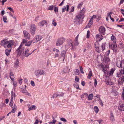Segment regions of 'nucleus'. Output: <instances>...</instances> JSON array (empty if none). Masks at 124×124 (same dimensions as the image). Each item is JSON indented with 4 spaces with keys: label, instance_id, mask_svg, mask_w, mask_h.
I'll list each match as a JSON object with an SVG mask.
<instances>
[{
    "label": "nucleus",
    "instance_id": "1",
    "mask_svg": "<svg viewBox=\"0 0 124 124\" xmlns=\"http://www.w3.org/2000/svg\"><path fill=\"white\" fill-rule=\"evenodd\" d=\"M1 45L3 46L5 48L8 47L9 49H6L5 51V53L7 56L9 54L11 49L12 46L14 45V42L12 40H7L6 39H4L1 41Z\"/></svg>",
    "mask_w": 124,
    "mask_h": 124
},
{
    "label": "nucleus",
    "instance_id": "2",
    "mask_svg": "<svg viewBox=\"0 0 124 124\" xmlns=\"http://www.w3.org/2000/svg\"><path fill=\"white\" fill-rule=\"evenodd\" d=\"M84 14L83 12V10L78 13L74 20V23L76 24H80L81 21L84 17Z\"/></svg>",
    "mask_w": 124,
    "mask_h": 124
},
{
    "label": "nucleus",
    "instance_id": "3",
    "mask_svg": "<svg viewBox=\"0 0 124 124\" xmlns=\"http://www.w3.org/2000/svg\"><path fill=\"white\" fill-rule=\"evenodd\" d=\"M22 46L21 44L19 48L16 51V52L18 56H20L22 53H24L25 49L23 47H22L21 48Z\"/></svg>",
    "mask_w": 124,
    "mask_h": 124
},
{
    "label": "nucleus",
    "instance_id": "4",
    "mask_svg": "<svg viewBox=\"0 0 124 124\" xmlns=\"http://www.w3.org/2000/svg\"><path fill=\"white\" fill-rule=\"evenodd\" d=\"M34 73L36 76H39V75L45 74V72L42 70H38L35 71Z\"/></svg>",
    "mask_w": 124,
    "mask_h": 124
},
{
    "label": "nucleus",
    "instance_id": "5",
    "mask_svg": "<svg viewBox=\"0 0 124 124\" xmlns=\"http://www.w3.org/2000/svg\"><path fill=\"white\" fill-rule=\"evenodd\" d=\"M42 38L41 36L39 35H37L32 40V43H34L37 42L39 41Z\"/></svg>",
    "mask_w": 124,
    "mask_h": 124
},
{
    "label": "nucleus",
    "instance_id": "6",
    "mask_svg": "<svg viewBox=\"0 0 124 124\" xmlns=\"http://www.w3.org/2000/svg\"><path fill=\"white\" fill-rule=\"evenodd\" d=\"M65 40V39L63 38L59 39L56 42V46H58L62 45L63 43Z\"/></svg>",
    "mask_w": 124,
    "mask_h": 124
},
{
    "label": "nucleus",
    "instance_id": "7",
    "mask_svg": "<svg viewBox=\"0 0 124 124\" xmlns=\"http://www.w3.org/2000/svg\"><path fill=\"white\" fill-rule=\"evenodd\" d=\"M36 28V26L34 24H31L30 31L31 33L32 34L34 35L35 34Z\"/></svg>",
    "mask_w": 124,
    "mask_h": 124
},
{
    "label": "nucleus",
    "instance_id": "8",
    "mask_svg": "<svg viewBox=\"0 0 124 124\" xmlns=\"http://www.w3.org/2000/svg\"><path fill=\"white\" fill-rule=\"evenodd\" d=\"M99 31L101 34L103 35L105 34V29L104 27L103 26L100 27L99 29Z\"/></svg>",
    "mask_w": 124,
    "mask_h": 124
},
{
    "label": "nucleus",
    "instance_id": "9",
    "mask_svg": "<svg viewBox=\"0 0 124 124\" xmlns=\"http://www.w3.org/2000/svg\"><path fill=\"white\" fill-rule=\"evenodd\" d=\"M122 73L123 74V77H121L120 78L118 81V84L119 85H122L124 82V72L122 71Z\"/></svg>",
    "mask_w": 124,
    "mask_h": 124
},
{
    "label": "nucleus",
    "instance_id": "10",
    "mask_svg": "<svg viewBox=\"0 0 124 124\" xmlns=\"http://www.w3.org/2000/svg\"><path fill=\"white\" fill-rule=\"evenodd\" d=\"M104 61L106 64H109L110 62V60L108 56L104 55L103 58Z\"/></svg>",
    "mask_w": 124,
    "mask_h": 124
},
{
    "label": "nucleus",
    "instance_id": "11",
    "mask_svg": "<svg viewBox=\"0 0 124 124\" xmlns=\"http://www.w3.org/2000/svg\"><path fill=\"white\" fill-rule=\"evenodd\" d=\"M103 35L101 34L100 33L96 35V39L100 41L103 39Z\"/></svg>",
    "mask_w": 124,
    "mask_h": 124
},
{
    "label": "nucleus",
    "instance_id": "12",
    "mask_svg": "<svg viewBox=\"0 0 124 124\" xmlns=\"http://www.w3.org/2000/svg\"><path fill=\"white\" fill-rule=\"evenodd\" d=\"M23 33L24 37L26 39H30V34L27 31H23Z\"/></svg>",
    "mask_w": 124,
    "mask_h": 124
},
{
    "label": "nucleus",
    "instance_id": "13",
    "mask_svg": "<svg viewBox=\"0 0 124 124\" xmlns=\"http://www.w3.org/2000/svg\"><path fill=\"white\" fill-rule=\"evenodd\" d=\"M118 109L121 111H124V104H119L118 107Z\"/></svg>",
    "mask_w": 124,
    "mask_h": 124
},
{
    "label": "nucleus",
    "instance_id": "14",
    "mask_svg": "<svg viewBox=\"0 0 124 124\" xmlns=\"http://www.w3.org/2000/svg\"><path fill=\"white\" fill-rule=\"evenodd\" d=\"M110 119L112 122H113L115 121V119L114 116L112 112H111L109 116Z\"/></svg>",
    "mask_w": 124,
    "mask_h": 124
},
{
    "label": "nucleus",
    "instance_id": "15",
    "mask_svg": "<svg viewBox=\"0 0 124 124\" xmlns=\"http://www.w3.org/2000/svg\"><path fill=\"white\" fill-rule=\"evenodd\" d=\"M93 19H90L88 25L85 26V28H90L93 24Z\"/></svg>",
    "mask_w": 124,
    "mask_h": 124
},
{
    "label": "nucleus",
    "instance_id": "16",
    "mask_svg": "<svg viewBox=\"0 0 124 124\" xmlns=\"http://www.w3.org/2000/svg\"><path fill=\"white\" fill-rule=\"evenodd\" d=\"M79 35L78 34L75 38L74 41V44L75 46H77L78 45L79 43L78 41Z\"/></svg>",
    "mask_w": 124,
    "mask_h": 124
},
{
    "label": "nucleus",
    "instance_id": "17",
    "mask_svg": "<svg viewBox=\"0 0 124 124\" xmlns=\"http://www.w3.org/2000/svg\"><path fill=\"white\" fill-rule=\"evenodd\" d=\"M34 51H33L31 53H28L29 50L28 49H27L25 51V57H27L29 56V55H31L34 52Z\"/></svg>",
    "mask_w": 124,
    "mask_h": 124
},
{
    "label": "nucleus",
    "instance_id": "18",
    "mask_svg": "<svg viewBox=\"0 0 124 124\" xmlns=\"http://www.w3.org/2000/svg\"><path fill=\"white\" fill-rule=\"evenodd\" d=\"M99 44L98 42H96L95 43V47L96 48V50L97 52L99 53L100 51L99 50Z\"/></svg>",
    "mask_w": 124,
    "mask_h": 124
},
{
    "label": "nucleus",
    "instance_id": "19",
    "mask_svg": "<svg viewBox=\"0 0 124 124\" xmlns=\"http://www.w3.org/2000/svg\"><path fill=\"white\" fill-rule=\"evenodd\" d=\"M123 61L121 62L120 61H118L117 62L116 65L117 67L119 68L122 67L123 66Z\"/></svg>",
    "mask_w": 124,
    "mask_h": 124
},
{
    "label": "nucleus",
    "instance_id": "20",
    "mask_svg": "<svg viewBox=\"0 0 124 124\" xmlns=\"http://www.w3.org/2000/svg\"><path fill=\"white\" fill-rule=\"evenodd\" d=\"M106 82L107 84L109 85H111L113 84V82L110 79L106 80Z\"/></svg>",
    "mask_w": 124,
    "mask_h": 124
},
{
    "label": "nucleus",
    "instance_id": "21",
    "mask_svg": "<svg viewBox=\"0 0 124 124\" xmlns=\"http://www.w3.org/2000/svg\"><path fill=\"white\" fill-rule=\"evenodd\" d=\"M10 77L12 81H13L14 80V74L12 72L10 71Z\"/></svg>",
    "mask_w": 124,
    "mask_h": 124
},
{
    "label": "nucleus",
    "instance_id": "22",
    "mask_svg": "<svg viewBox=\"0 0 124 124\" xmlns=\"http://www.w3.org/2000/svg\"><path fill=\"white\" fill-rule=\"evenodd\" d=\"M123 71L124 72V70H121L120 72H118L117 73V76L118 78H119L122 76L121 77H123V74L122 73V71Z\"/></svg>",
    "mask_w": 124,
    "mask_h": 124
},
{
    "label": "nucleus",
    "instance_id": "23",
    "mask_svg": "<svg viewBox=\"0 0 124 124\" xmlns=\"http://www.w3.org/2000/svg\"><path fill=\"white\" fill-rule=\"evenodd\" d=\"M22 93H24L25 94L27 95L28 96H30L31 95L28 92L25 88L22 89Z\"/></svg>",
    "mask_w": 124,
    "mask_h": 124
},
{
    "label": "nucleus",
    "instance_id": "24",
    "mask_svg": "<svg viewBox=\"0 0 124 124\" xmlns=\"http://www.w3.org/2000/svg\"><path fill=\"white\" fill-rule=\"evenodd\" d=\"M66 54L65 51H62L61 55L62 56V58L63 59V61L64 60L65 58V55Z\"/></svg>",
    "mask_w": 124,
    "mask_h": 124
},
{
    "label": "nucleus",
    "instance_id": "25",
    "mask_svg": "<svg viewBox=\"0 0 124 124\" xmlns=\"http://www.w3.org/2000/svg\"><path fill=\"white\" fill-rule=\"evenodd\" d=\"M37 109V107L35 105L31 106L29 108L28 110L30 111L32 110H35Z\"/></svg>",
    "mask_w": 124,
    "mask_h": 124
},
{
    "label": "nucleus",
    "instance_id": "26",
    "mask_svg": "<svg viewBox=\"0 0 124 124\" xmlns=\"http://www.w3.org/2000/svg\"><path fill=\"white\" fill-rule=\"evenodd\" d=\"M19 62L18 60L17 59L14 62V66L15 68L16 69L19 66Z\"/></svg>",
    "mask_w": 124,
    "mask_h": 124
},
{
    "label": "nucleus",
    "instance_id": "27",
    "mask_svg": "<svg viewBox=\"0 0 124 124\" xmlns=\"http://www.w3.org/2000/svg\"><path fill=\"white\" fill-rule=\"evenodd\" d=\"M68 44L70 47L72 46V43L73 42L72 40L70 39H68L67 40Z\"/></svg>",
    "mask_w": 124,
    "mask_h": 124
},
{
    "label": "nucleus",
    "instance_id": "28",
    "mask_svg": "<svg viewBox=\"0 0 124 124\" xmlns=\"http://www.w3.org/2000/svg\"><path fill=\"white\" fill-rule=\"evenodd\" d=\"M12 81H13V83L14 85V87L12 90L15 91L16 89V87L17 86V83L16 82L14 81V80Z\"/></svg>",
    "mask_w": 124,
    "mask_h": 124
},
{
    "label": "nucleus",
    "instance_id": "29",
    "mask_svg": "<svg viewBox=\"0 0 124 124\" xmlns=\"http://www.w3.org/2000/svg\"><path fill=\"white\" fill-rule=\"evenodd\" d=\"M93 93H91L89 94L88 96V100H91L93 99Z\"/></svg>",
    "mask_w": 124,
    "mask_h": 124
},
{
    "label": "nucleus",
    "instance_id": "30",
    "mask_svg": "<svg viewBox=\"0 0 124 124\" xmlns=\"http://www.w3.org/2000/svg\"><path fill=\"white\" fill-rule=\"evenodd\" d=\"M111 40L113 42L116 43V37L113 35H112L111 37Z\"/></svg>",
    "mask_w": 124,
    "mask_h": 124
},
{
    "label": "nucleus",
    "instance_id": "31",
    "mask_svg": "<svg viewBox=\"0 0 124 124\" xmlns=\"http://www.w3.org/2000/svg\"><path fill=\"white\" fill-rule=\"evenodd\" d=\"M115 69H116L115 68H113L111 69L109 73V74L111 76L112 75Z\"/></svg>",
    "mask_w": 124,
    "mask_h": 124
},
{
    "label": "nucleus",
    "instance_id": "32",
    "mask_svg": "<svg viewBox=\"0 0 124 124\" xmlns=\"http://www.w3.org/2000/svg\"><path fill=\"white\" fill-rule=\"evenodd\" d=\"M93 109L96 113H98L99 111V109L98 107L97 106H94V107Z\"/></svg>",
    "mask_w": 124,
    "mask_h": 124
},
{
    "label": "nucleus",
    "instance_id": "33",
    "mask_svg": "<svg viewBox=\"0 0 124 124\" xmlns=\"http://www.w3.org/2000/svg\"><path fill=\"white\" fill-rule=\"evenodd\" d=\"M92 75V72L91 70H90L88 74V76L87 77V78L89 79H90L91 78V77Z\"/></svg>",
    "mask_w": 124,
    "mask_h": 124
},
{
    "label": "nucleus",
    "instance_id": "34",
    "mask_svg": "<svg viewBox=\"0 0 124 124\" xmlns=\"http://www.w3.org/2000/svg\"><path fill=\"white\" fill-rule=\"evenodd\" d=\"M32 42V40L31 41H29L28 42H27L25 43V45L28 46H30Z\"/></svg>",
    "mask_w": 124,
    "mask_h": 124
},
{
    "label": "nucleus",
    "instance_id": "35",
    "mask_svg": "<svg viewBox=\"0 0 124 124\" xmlns=\"http://www.w3.org/2000/svg\"><path fill=\"white\" fill-rule=\"evenodd\" d=\"M101 48L102 49V51H103L105 49V43H103L101 45Z\"/></svg>",
    "mask_w": 124,
    "mask_h": 124
},
{
    "label": "nucleus",
    "instance_id": "36",
    "mask_svg": "<svg viewBox=\"0 0 124 124\" xmlns=\"http://www.w3.org/2000/svg\"><path fill=\"white\" fill-rule=\"evenodd\" d=\"M111 48L112 50L116 48L117 46L116 44H112L111 45Z\"/></svg>",
    "mask_w": 124,
    "mask_h": 124
},
{
    "label": "nucleus",
    "instance_id": "37",
    "mask_svg": "<svg viewBox=\"0 0 124 124\" xmlns=\"http://www.w3.org/2000/svg\"><path fill=\"white\" fill-rule=\"evenodd\" d=\"M83 4V2H81L79 3L78 6V9L80 8L82 6Z\"/></svg>",
    "mask_w": 124,
    "mask_h": 124
},
{
    "label": "nucleus",
    "instance_id": "38",
    "mask_svg": "<svg viewBox=\"0 0 124 124\" xmlns=\"http://www.w3.org/2000/svg\"><path fill=\"white\" fill-rule=\"evenodd\" d=\"M44 25V24L43 21H42L39 23V26L41 27L43 26Z\"/></svg>",
    "mask_w": 124,
    "mask_h": 124
},
{
    "label": "nucleus",
    "instance_id": "39",
    "mask_svg": "<svg viewBox=\"0 0 124 124\" xmlns=\"http://www.w3.org/2000/svg\"><path fill=\"white\" fill-rule=\"evenodd\" d=\"M98 100L99 101V103L101 104V106L102 107L103 106V104L102 100L100 98H99Z\"/></svg>",
    "mask_w": 124,
    "mask_h": 124
},
{
    "label": "nucleus",
    "instance_id": "40",
    "mask_svg": "<svg viewBox=\"0 0 124 124\" xmlns=\"http://www.w3.org/2000/svg\"><path fill=\"white\" fill-rule=\"evenodd\" d=\"M54 11L56 14L58 13V8L56 6H54Z\"/></svg>",
    "mask_w": 124,
    "mask_h": 124
},
{
    "label": "nucleus",
    "instance_id": "41",
    "mask_svg": "<svg viewBox=\"0 0 124 124\" xmlns=\"http://www.w3.org/2000/svg\"><path fill=\"white\" fill-rule=\"evenodd\" d=\"M11 97H14V98H15L16 96L15 93L13 92V90H12V91L11 92Z\"/></svg>",
    "mask_w": 124,
    "mask_h": 124
},
{
    "label": "nucleus",
    "instance_id": "42",
    "mask_svg": "<svg viewBox=\"0 0 124 124\" xmlns=\"http://www.w3.org/2000/svg\"><path fill=\"white\" fill-rule=\"evenodd\" d=\"M74 10V8L73 6H72L70 9V13H71L73 12Z\"/></svg>",
    "mask_w": 124,
    "mask_h": 124
},
{
    "label": "nucleus",
    "instance_id": "43",
    "mask_svg": "<svg viewBox=\"0 0 124 124\" xmlns=\"http://www.w3.org/2000/svg\"><path fill=\"white\" fill-rule=\"evenodd\" d=\"M79 68L80 71L81 73L84 74V72L83 71V69L82 67L81 66H79Z\"/></svg>",
    "mask_w": 124,
    "mask_h": 124
},
{
    "label": "nucleus",
    "instance_id": "44",
    "mask_svg": "<svg viewBox=\"0 0 124 124\" xmlns=\"http://www.w3.org/2000/svg\"><path fill=\"white\" fill-rule=\"evenodd\" d=\"M52 24L54 25V26H56L57 25V23L55 21V19H54L53 20Z\"/></svg>",
    "mask_w": 124,
    "mask_h": 124
},
{
    "label": "nucleus",
    "instance_id": "45",
    "mask_svg": "<svg viewBox=\"0 0 124 124\" xmlns=\"http://www.w3.org/2000/svg\"><path fill=\"white\" fill-rule=\"evenodd\" d=\"M54 6L53 5L50 6L48 8V10H53Z\"/></svg>",
    "mask_w": 124,
    "mask_h": 124
},
{
    "label": "nucleus",
    "instance_id": "46",
    "mask_svg": "<svg viewBox=\"0 0 124 124\" xmlns=\"http://www.w3.org/2000/svg\"><path fill=\"white\" fill-rule=\"evenodd\" d=\"M76 71H75V73L76 75H78L80 74L79 70L77 69H76Z\"/></svg>",
    "mask_w": 124,
    "mask_h": 124
},
{
    "label": "nucleus",
    "instance_id": "47",
    "mask_svg": "<svg viewBox=\"0 0 124 124\" xmlns=\"http://www.w3.org/2000/svg\"><path fill=\"white\" fill-rule=\"evenodd\" d=\"M3 19L4 22L5 23H6L7 22V17L6 16H4L3 17Z\"/></svg>",
    "mask_w": 124,
    "mask_h": 124
},
{
    "label": "nucleus",
    "instance_id": "48",
    "mask_svg": "<svg viewBox=\"0 0 124 124\" xmlns=\"http://www.w3.org/2000/svg\"><path fill=\"white\" fill-rule=\"evenodd\" d=\"M74 87L77 89H78L79 88V86L78 85L77 83H75L74 84Z\"/></svg>",
    "mask_w": 124,
    "mask_h": 124
},
{
    "label": "nucleus",
    "instance_id": "49",
    "mask_svg": "<svg viewBox=\"0 0 124 124\" xmlns=\"http://www.w3.org/2000/svg\"><path fill=\"white\" fill-rule=\"evenodd\" d=\"M90 32L88 30L87 34V38H89L90 37Z\"/></svg>",
    "mask_w": 124,
    "mask_h": 124
},
{
    "label": "nucleus",
    "instance_id": "50",
    "mask_svg": "<svg viewBox=\"0 0 124 124\" xmlns=\"http://www.w3.org/2000/svg\"><path fill=\"white\" fill-rule=\"evenodd\" d=\"M79 78L77 76L75 77V81L77 82H78L79 81Z\"/></svg>",
    "mask_w": 124,
    "mask_h": 124
},
{
    "label": "nucleus",
    "instance_id": "51",
    "mask_svg": "<svg viewBox=\"0 0 124 124\" xmlns=\"http://www.w3.org/2000/svg\"><path fill=\"white\" fill-rule=\"evenodd\" d=\"M112 50H113V52L114 53H116L118 52V50L116 48L114 49H113Z\"/></svg>",
    "mask_w": 124,
    "mask_h": 124
},
{
    "label": "nucleus",
    "instance_id": "52",
    "mask_svg": "<svg viewBox=\"0 0 124 124\" xmlns=\"http://www.w3.org/2000/svg\"><path fill=\"white\" fill-rule=\"evenodd\" d=\"M85 96L84 94H83L81 95V98L82 100H84V98H85Z\"/></svg>",
    "mask_w": 124,
    "mask_h": 124
},
{
    "label": "nucleus",
    "instance_id": "53",
    "mask_svg": "<svg viewBox=\"0 0 124 124\" xmlns=\"http://www.w3.org/2000/svg\"><path fill=\"white\" fill-rule=\"evenodd\" d=\"M97 82L96 79H94V85L95 86H96L97 84Z\"/></svg>",
    "mask_w": 124,
    "mask_h": 124
},
{
    "label": "nucleus",
    "instance_id": "54",
    "mask_svg": "<svg viewBox=\"0 0 124 124\" xmlns=\"http://www.w3.org/2000/svg\"><path fill=\"white\" fill-rule=\"evenodd\" d=\"M60 120L64 122H66L67 120L63 118H60Z\"/></svg>",
    "mask_w": 124,
    "mask_h": 124
},
{
    "label": "nucleus",
    "instance_id": "55",
    "mask_svg": "<svg viewBox=\"0 0 124 124\" xmlns=\"http://www.w3.org/2000/svg\"><path fill=\"white\" fill-rule=\"evenodd\" d=\"M27 42V41L25 39H24L23 40L22 42L21 43V44L22 45V44H24V43H26ZM22 46V45H21Z\"/></svg>",
    "mask_w": 124,
    "mask_h": 124
},
{
    "label": "nucleus",
    "instance_id": "56",
    "mask_svg": "<svg viewBox=\"0 0 124 124\" xmlns=\"http://www.w3.org/2000/svg\"><path fill=\"white\" fill-rule=\"evenodd\" d=\"M66 7L65 6H64V7L62 8V13L65 12L66 10Z\"/></svg>",
    "mask_w": 124,
    "mask_h": 124
},
{
    "label": "nucleus",
    "instance_id": "57",
    "mask_svg": "<svg viewBox=\"0 0 124 124\" xmlns=\"http://www.w3.org/2000/svg\"><path fill=\"white\" fill-rule=\"evenodd\" d=\"M117 26L121 28H123L124 27V25H117Z\"/></svg>",
    "mask_w": 124,
    "mask_h": 124
},
{
    "label": "nucleus",
    "instance_id": "58",
    "mask_svg": "<svg viewBox=\"0 0 124 124\" xmlns=\"http://www.w3.org/2000/svg\"><path fill=\"white\" fill-rule=\"evenodd\" d=\"M110 53V50H108V51L106 52V56H108V55H109Z\"/></svg>",
    "mask_w": 124,
    "mask_h": 124
},
{
    "label": "nucleus",
    "instance_id": "59",
    "mask_svg": "<svg viewBox=\"0 0 124 124\" xmlns=\"http://www.w3.org/2000/svg\"><path fill=\"white\" fill-rule=\"evenodd\" d=\"M31 84L32 86H35L34 82L32 80H31Z\"/></svg>",
    "mask_w": 124,
    "mask_h": 124
},
{
    "label": "nucleus",
    "instance_id": "60",
    "mask_svg": "<svg viewBox=\"0 0 124 124\" xmlns=\"http://www.w3.org/2000/svg\"><path fill=\"white\" fill-rule=\"evenodd\" d=\"M58 96V94H54L53 96V98H56Z\"/></svg>",
    "mask_w": 124,
    "mask_h": 124
},
{
    "label": "nucleus",
    "instance_id": "61",
    "mask_svg": "<svg viewBox=\"0 0 124 124\" xmlns=\"http://www.w3.org/2000/svg\"><path fill=\"white\" fill-rule=\"evenodd\" d=\"M22 79L21 78H20L18 80L19 83L20 85H21L22 83Z\"/></svg>",
    "mask_w": 124,
    "mask_h": 124
},
{
    "label": "nucleus",
    "instance_id": "62",
    "mask_svg": "<svg viewBox=\"0 0 124 124\" xmlns=\"http://www.w3.org/2000/svg\"><path fill=\"white\" fill-rule=\"evenodd\" d=\"M66 7V11L67 12H68L69 11V6L68 5H67Z\"/></svg>",
    "mask_w": 124,
    "mask_h": 124
},
{
    "label": "nucleus",
    "instance_id": "63",
    "mask_svg": "<svg viewBox=\"0 0 124 124\" xmlns=\"http://www.w3.org/2000/svg\"><path fill=\"white\" fill-rule=\"evenodd\" d=\"M53 120L52 122L53 123H54V124H55V122H56V120L54 119V117H53Z\"/></svg>",
    "mask_w": 124,
    "mask_h": 124
},
{
    "label": "nucleus",
    "instance_id": "64",
    "mask_svg": "<svg viewBox=\"0 0 124 124\" xmlns=\"http://www.w3.org/2000/svg\"><path fill=\"white\" fill-rule=\"evenodd\" d=\"M39 122V121L38 119L36 120V121L34 123V124H38Z\"/></svg>",
    "mask_w": 124,
    "mask_h": 124
}]
</instances>
